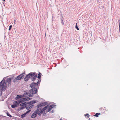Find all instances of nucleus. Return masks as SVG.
I'll return each instance as SVG.
<instances>
[{
    "instance_id": "obj_1",
    "label": "nucleus",
    "mask_w": 120,
    "mask_h": 120,
    "mask_svg": "<svg viewBox=\"0 0 120 120\" xmlns=\"http://www.w3.org/2000/svg\"><path fill=\"white\" fill-rule=\"evenodd\" d=\"M38 82L37 83H34V82L32 83L30 85V87L32 89L29 90L28 93H25L23 95L24 97L26 98H21L20 100L15 101L13 102L14 104L11 105L12 108H15L18 106L19 104L25 101H28L30 100V98L29 97H32L33 94L37 93V90L38 89L39 87L38 86V84L39 83V81L37 79Z\"/></svg>"
},
{
    "instance_id": "obj_2",
    "label": "nucleus",
    "mask_w": 120,
    "mask_h": 120,
    "mask_svg": "<svg viewBox=\"0 0 120 120\" xmlns=\"http://www.w3.org/2000/svg\"><path fill=\"white\" fill-rule=\"evenodd\" d=\"M12 78H8L6 80V81L5 79H3L0 83V91H4L7 86V83L9 85H11Z\"/></svg>"
},
{
    "instance_id": "obj_3",
    "label": "nucleus",
    "mask_w": 120,
    "mask_h": 120,
    "mask_svg": "<svg viewBox=\"0 0 120 120\" xmlns=\"http://www.w3.org/2000/svg\"><path fill=\"white\" fill-rule=\"evenodd\" d=\"M37 74L34 72H30L24 78V79L25 81H26L29 80V78L32 77L31 80H34L37 76Z\"/></svg>"
},
{
    "instance_id": "obj_4",
    "label": "nucleus",
    "mask_w": 120,
    "mask_h": 120,
    "mask_svg": "<svg viewBox=\"0 0 120 120\" xmlns=\"http://www.w3.org/2000/svg\"><path fill=\"white\" fill-rule=\"evenodd\" d=\"M25 74V73L24 72L23 73L17 76L16 77L17 79L18 80H20L22 79L23 78Z\"/></svg>"
},
{
    "instance_id": "obj_5",
    "label": "nucleus",
    "mask_w": 120,
    "mask_h": 120,
    "mask_svg": "<svg viewBox=\"0 0 120 120\" xmlns=\"http://www.w3.org/2000/svg\"><path fill=\"white\" fill-rule=\"evenodd\" d=\"M36 102H37L35 100H33L28 103H27V104H29V105H30L32 104H33L36 103Z\"/></svg>"
},
{
    "instance_id": "obj_6",
    "label": "nucleus",
    "mask_w": 120,
    "mask_h": 120,
    "mask_svg": "<svg viewBox=\"0 0 120 120\" xmlns=\"http://www.w3.org/2000/svg\"><path fill=\"white\" fill-rule=\"evenodd\" d=\"M36 113H35L34 112L32 114L31 116V117L32 118H34L36 117L37 115Z\"/></svg>"
},
{
    "instance_id": "obj_7",
    "label": "nucleus",
    "mask_w": 120,
    "mask_h": 120,
    "mask_svg": "<svg viewBox=\"0 0 120 120\" xmlns=\"http://www.w3.org/2000/svg\"><path fill=\"white\" fill-rule=\"evenodd\" d=\"M22 97L21 95H18L17 96L16 99V100H18L19 99L21 98Z\"/></svg>"
},
{
    "instance_id": "obj_8",
    "label": "nucleus",
    "mask_w": 120,
    "mask_h": 120,
    "mask_svg": "<svg viewBox=\"0 0 120 120\" xmlns=\"http://www.w3.org/2000/svg\"><path fill=\"white\" fill-rule=\"evenodd\" d=\"M41 75H42L41 73L40 72H39V73L38 75V78L39 79H40L41 78Z\"/></svg>"
},
{
    "instance_id": "obj_9",
    "label": "nucleus",
    "mask_w": 120,
    "mask_h": 120,
    "mask_svg": "<svg viewBox=\"0 0 120 120\" xmlns=\"http://www.w3.org/2000/svg\"><path fill=\"white\" fill-rule=\"evenodd\" d=\"M49 105H47L46 106L44 107L43 109V110H44L45 111V110L49 107Z\"/></svg>"
},
{
    "instance_id": "obj_10",
    "label": "nucleus",
    "mask_w": 120,
    "mask_h": 120,
    "mask_svg": "<svg viewBox=\"0 0 120 120\" xmlns=\"http://www.w3.org/2000/svg\"><path fill=\"white\" fill-rule=\"evenodd\" d=\"M41 110V108H38L36 111H35L34 112L35 113H36L37 114H38L39 112Z\"/></svg>"
},
{
    "instance_id": "obj_11",
    "label": "nucleus",
    "mask_w": 120,
    "mask_h": 120,
    "mask_svg": "<svg viewBox=\"0 0 120 120\" xmlns=\"http://www.w3.org/2000/svg\"><path fill=\"white\" fill-rule=\"evenodd\" d=\"M47 102H45L41 103L42 106H44L47 105Z\"/></svg>"
},
{
    "instance_id": "obj_12",
    "label": "nucleus",
    "mask_w": 120,
    "mask_h": 120,
    "mask_svg": "<svg viewBox=\"0 0 120 120\" xmlns=\"http://www.w3.org/2000/svg\"><path fill=\"white\" fill-rule=\"evenodd\" d=\"M53 108L50 105L48 109V112H49Z\"/></svg>"
},
{
    "instance_id": "obj_13",
    "label": "nucleus",
    "mask_w": 120,
    "mask_h": 120,
    "mask_svg": "<svg viewBox=\"0 0 120 120\" xmlns=\"http://www.w3.org/2000/svg\"><path fill=\"white\" fill-rule=\"evenodd\" d=\"M26 104L25 103H21L20 104V106L21 107L22 106L24 105H25Z\"/></svg>"
},
{
    "instance_id": "obj_14",
    "label": "nucleus",
    "mask_w": 120,
    "mask_h": 120,
    "mask_svg": "<svg viewBox=\"0 0 120 120\" xmlns=\"http://www.w3.org/2000/svg\"><path fill=\"white\" fill-rule=\"evenodd\" d=\"M100 114V113H97L95 115H94L96 117H98L99 115Z\"/></svg>"
},
{
    "instance_id": "obj_15",
    "label": "nucleus",
    "mask_w": 120,
    "mask_h": 120,
    "mask_svg": "<svg viewBox=\"0 0 120 120\" xmlns=\"http://www.w3.org/2000/svg\"><path fill=\"white\" fill-rule=\"evenodd\" d=\"M42 106L41 104H39L37 106V108H38L39 107H40Z\"/></svg>"
},
{
    "instance_id": "obj_16",
    "label": "nucleus",
    "mask_w": 120,
    "mask_h": 120,
    "mask_svg": "<svg viewBox=\"0 0 120 120\" xmlns=\"http://www.w3.org/2000/svg\"><path fill=\"white\" fill-rule=\"evenodd\" d=\"M26 107V106L25 105L21 106L20 107V109L21 110H22L24 108H25Z\"/></svg>"
},
{
    "instance_id": "obj_17",
    "label": "nucleus",
    "mask_w": 120,
    "mask_h": 120,
    "mask_svg": "<svg viewBox=\"0 0 120 120\" xmlns=\"http://www.w3.org/2000/svg\"><path fill=\"white\" fill-rule=\"evenodd\" d=\"M101 109H103V110H104V112H105V111H107V109L105 107H104V108H101Z\"/></svg>"
},
{
    "instance_id": "obj_18",
    "label": "nucleus",
    "mask_w": 120,
    "mask_h": 120,
    "mask_svg": "<svg viewBox=\"0 0 120 120\" xmlns=\"http://www.w3.org/2000/svg\"><path fill=\"white\" fill-rule=\"evenodd\" d=\"M26 115L24 113L21 115V117L22 118H23Z\"/></svg>"
},
{
    "instance_id": "obj_19",
    "label": "nucleus",
    "mask_w": 120,
    "mask_h": 120,
    "mask_svg": "<svg viewBox=\"0 0 120 120\" xmlns=\"http://www.w3.org/2000/svg\"><path fill=\"white\" fill-rule=\"evenodd\" d=\"M6 114L8 116H9L10 117H11L12 116H11L9 114L8 112H7Z\"/></svg>"
},
{
    "instance_id": "obj_20",
    "label": "nucleus",
    "mask_w": 120,
    "mask_h": 120,
    "mask_svg": "<svg viewBox=\"0 0 120 120\" xmlns=\"http://www.w3.org/2000/svg\"><path fill=\"white\" fill-rule=\"evenodd\" d=\"M31 111V110H29L27 111L25 113H24L26 115V114H27L29 113Z\"/></svg>"
},
{
    "instance_id": "obj_21",
    "label": "nucleus",
    "mask_w": 120,
    "mask_h": 120,
    "mask_svg": "<svg viewBox=\"0 0 120 120\" xmlns=\"http://www.w3.org/2000/svg\"><path fill=\"white\" fill-rule=\"evenodd\" d=\"M17 78L16 77L15 79H14L13 80V82H16L17 80H18L17 79Z\"/></svg>"
},
{
    "instance_id": "obj_22",
    "label": "nucleus",
    "mask_w": 120,
    "mask_h": 120,
    "mask_svg": "<svg viewBox=\"0 0 120 120\" xmlns=\"http://www.w3.org/2000/svg\"><path fill=\"white\" fill-rule=\"evenodd\" d=\"M29 106L30 109H31L34 106V105H33Z\"/></svg>"
},
{
    "instance_id": "obj_23",
    "label": "nucleus",
    "mask_w": 120,
    "mask_h": 120,
    "mask_svg": "<svg viewBox=\"0 0 120 120\" xmlns=\"http://www.w3.org/2000/svg\"><path fill=\"white\" fill-rule=\"evenodd\" d=\"M52 107V108L55 107V106H56V105H50Z\"/></svg>"
},
{
    "instance_id": "obj_24",
    "label": "nucleus",
    "mask_w": 120,
    "mask_h": 120,
    "mask_svg": "<svg viewBox=\"0 0 120 120\" xmlns=\"http://www.w3.org/2000/svg\"><path fill=\"white\" fill-rule=\"evenodd\" d=\"M89 114L88 113L86 114L85 115V117H86L87 116V118H89Z\"/></svg>"
},
{
    "instance_id": "obj_25",
    "label": "nucleus",
    "mask_w": 120,
    "mask_h": 120,
    "mask_svg": "<svg viewBox=\"0 0 120 120\" xmlns=\"http://www.w3.org/2000/svg\"><path fill=\"white\" fill-rule=\"evenodd\" d=\"M77 23H76V25L75 26V28H76L77 30H79V29L78 28L77 26Z\"/></svg>"
},
{
    "instance_id": "obj_26",
    "label": "nucleus",
    "mask_w": 120,
    "mask_h": 120,
    "mask_svg": "<svg viewBox=\"0 0 120 120\" xmlns=\"http://www.w3.org/2000/svg\"><path fill=\"white\" fill-rule=\"evenodd\" d=\"M12 27V25H10L9 26V29L8 30H11V28Z\"/></svg>"
},
{
    "instance_id": "obj_27",
    "label": "nucleus",
    "mask_w": 120,
    "mask_h": 120,
    "mask_svg": "<svg viewBox=\"0 0 120 120\" xmlns=\"http://www.w3.org/2000/svg\"><path fill=\"white\" fill-rule=\"evenodd\" d=\"M43 111H45L44 110H43V109H42L41 110L40 112L42 113Z\"/></svg>"
},
{
    "instance_id": "obj_28",
    "label": "nucleus",
    "mask_w": 120,
    "mask_h": 120,
    "mask_svg": "<svg viewBox=\"0 0 120 120\" xmlns=\"http://www.w3.org/2000/svg\"><path fill=\"white\" fill-rule=\"evenodd\" d=\"M26 109L27 110H29L30 109L29 106L28 107H26Z\"/></svg>"
},
{
    "instance_id": "obj_29",
    "label": "nucleus",
    "mask_w": 120,
    "mask_h": 120,
    "mask_svg": "<svg viewBox=\"0 0 120 120\" xmlns=\"http://www.w3.org/2000/svg\"><path fill=\"white\" fill-rule=\"evenodd\" d=\"M42 113L40 112L39 113H38V115H40Z\"/></svg>"
},
{
    "instance_id": "obj_30",
    "label": "nucleus",
    "mask_w": 120,
    "mask_h": 120,
    "mask_svg": "<svg viewBox=\"0 0 120 120\" xmlns=\"http://www.w3.org/2000/svg\"><path fill=\"white\" fill-rule=\"evenodd\" d=\"M3 91H0V96H1L2 95V92Z\"/></svg>"
},
{
    "instance_id": "obj_31",
    "label": "nucleus",
    "mask_w": 120,
    "mask_h": 120,
    "mask_svg": "<svg viewBox=\"0 0 120 120\" xmlns=\"http://www.w3.org/2000/svg\"><path fill=\"white\" fill-rule=\"evenodd\" d=\"M15 19L14 21V24H15Z\"/></svg>"
},
{
    "instance_id": "obj_32",
    "label": "nucleus",
    "mask_w": 120,
    "mask_h": 120,
    "mask_svg": "<svg viewBox=\"0 0 120 120\" xmlns=\"http://www.w3.org/2000/svg\"><path fill=\"white\" fill-rule=\"evenodd\" d=\"M61 22H62V23H63V20H61Z\"/></svg>"
},
{
    "instance_id": "obj_33",
    "label": "nucleus",
    "mask_w": 120,
    "mask_h": 120,
    "mask_svg": "<svg viewBox=\"0 0 120 120\" xmlns=\"http://www.w3.org/2000/svg\"><path fill=\"white\" fill-rule=\"evenodd\" d=\"M3 0L4 1H5V0Z\"/></svg>"
},
{
    "instance_id": "obj_34",
    "label": "nucleus",
    "mask_w": 120,
    "mask_h": 120,
    "mask_svg": "<svg viewBox=\"0 0 120 120\" xmlns=\"http://www.w3.org/2000/svg\"><path fill=\"white\" fill-rule=\"evenodd\" d=\"M89 120H90V118H89Z\"/></svg>"
},
{
    "instance_id": "obj_35",
    "label": "nucleus",
    "mask_w": 120,
    "mask_h": 120,
    "mask_svg": "<svg viewBox=\"0 0 120 120\" xmlns=\"http://www.w3.org/2000/svg\"><path fill=\"white\" fill-rule=\"evenodd\" d=\"M60 120H62L61 118V119H60Z\"/></svg>"
},
{
    "instance_id": "obj_36",
    "label": "nucleus",
    "mask_w": 120,
    "mask_h": 120,
    "mask_svg": "<svg viewBox=\"0 0 120 120\" xmlns=\"http://www.w3.org/2000/svg\"><path fill=\"white\" fill-rule=\"evenodd\" d=\"M119 21H120V19L119 20Z\"/></svg>"
}]
</instances>
